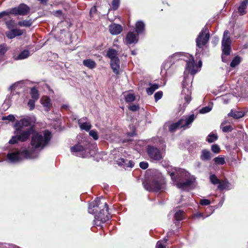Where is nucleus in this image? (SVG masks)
Masks as SVG:
<instances>
[{
  "instance_id": "64",
  "label": "nucleus",
  "mask_w": 248,
  "mask_h": 248,
  "mask_svg": "<svg viewBox=\"0 0 248 248\" xmlns=\"http://www.w3.org/2000/svg\"><path fill=\"white\" fill-rule=\"evenodd\" d=\"M161 241H162V243L163 242H164L165 243H167V242H168V237H165L163 238V239L162 240H161Z\"/></svg>"
},
{
  "instance_id": "24",
  "label": "nucleus",
  "mask_w": 248,
  "mask_h": 248,
  "mask_svg": "<svg viewBox=\"0 0 248 248\" xmlns=\"http://www.w3.org/2000/svg\"><path fill=\"white\" fill-rule=\"evenodd\" d=\"M229 116L232 117L234 119H239L245 115V112L241 111H231L228 114Z\"/></svg>"
},
{
  "instance_id": "19",
  "label": "nucleus",
  "mask_w": 248,
  "mask_h": 248,
  "mask_svg": "<svg viewBox=\"0 0 248 248\" xmlns=\"http://www.w3.org/2000/svg\"><path fill=\"white\" fill-rule=\"evenodd\" d=\"M248 5V0H244L240 2L237 10L240 16H243L247 14L246 9Z\"/></svg>"
},
{
  "instance_id": "2",
  "label": "nucleus",
  "mask_w": 248,
  "mask_h": 248,
  "mask_svg": "<svg viewBox=\"0 0 248 248\" xmlns=\"http://www.w3.org/2000/svg\"><path fill=\"white\" fill-rule=\"evenodd\" d=\"M52 137L51 132L46 130L44 132V137L39 133L34 131L32 134L31 145L33 150L40 148L43 149L48 145Z\"/></svg>"
},
{
  "instance_id": "22",
  "label": "nucleus",
  "mask_w": 248,
  "mask_h": 248,
  "mask_svg": "<svg viewBox=\"0 0 248 248\" xmlns=\"http://www.w3.org/2000/svg\"><path fill=\"white\" fill-rule=\"evenodd\" d=\"M135 26V31L137 32V35L144 32L145 30V24L142 21H138Z\"/></svg>"
},
{
  "instance_id": "56",
  "label": "nucleus",
  "mask_w": 248,
  "mask_h": 248,
  "mask_svg": "<svg viewBox=\"0 0 248 248\" xmlns=\"http://www.w3.org/2000/svg\"><path fill=\"white\" fill-rule=\"evenodd\" d=\"M244 145L246 150L248 151V136L245 134L243 136Z\"/></svg>"
},
{
  "instance_id": "30",
  "label": "nucleus",
  "mask_w": 248,
  "mask_h": 248,
  "mask_svg": "<svg viewBox=\"0 0 248 248\" xmlns=\"http://www.w3.org/2000/svg\"><path fill=\"white\" fill-rule=\"evenodd\" d=\"M185 212L181 210L176 212L174 214V217L175 219L178 221H181L184 218Z\"/></svg>"
},
{
  "instance_id": "27",
  "label": "nucleus",
  "mask_w": 248,
  "mask_h": 248,
  "mask_svg": "<svg viewBox=\"0 0 248 248\" xmlns=\"http://www.w3.org/2000/svg\"><path fill=\"white\" fill-rule=\"evenodd\" d=\"M218 184L217 188L221 191L224 190L225 189L228 187L230 185L229 181L226 179L224 180H220V183Z\"/></svg>"
},
{
  "instance_id": "4",
  "label": "nucleus",
  "mask_w": 248,
  "mask_h": 248,
  "mask_svg": "<svg viewBox=\"0 0 248 248\" xmlns=\"http://www.w3.org/2000/svg\"><path fill=\"white\" fill-rule=\"evenodd\" d=\"M86 143L84 144V146L81 145L79 143L75 144L74 146L70 148V151L72 153H78L79 156H81L83 158L89 156L90 151L92 148H95L96 145L92 143L89 141H86Z\"/></svg>"
},
{
  "instance_id": "25",
  "label": "nucleus",
  "mask_w": 248,
  "mask_h": 248,
  "mask_svg": "<svg viewBox=\"0 0 248 248\" xmlns=\"http://www.w3.org/2000/svg\"><path fill=\"white\" fill-rule=\"evenodd\" d=\"M118 51L114 48H109L107 52V56L109 58L110 60L119 58L117 55Z\"/></svg>"
},
{
  "instance_id": "41",
  "label": "nucleus",
  "mask_w": 248,
  "mask_h": 248,
  "mask_svg": "<svg viewBox=\"0 0 248 248\" xmlns=\"http://www.w3.org/2000/svg\"><path fill=\"white\" fill-rule=\"evenodd\" d=\"M14 127L15 128L17 133H18L22 131V129L23 128L22 126V124L21 123L20 120L17 121L16 123L14 124Z\"/></svg>"
},
{
  "instance_id": "50",
  "label": "nucleus",
  "mask_w": 248,
  "mask_h": 248,
  "mask_svg": "<svg viewBox=\"0 0 248 248\" xmlns=\"http://www.w3.org/2000/svg\"><path fill=\"white\" fill-rule=\"evenodd\" d=\"M2 120H9L10 122H14L15 120V116L12 114H10L6 116H3L2 118Z\"/></svg>"
},
{
  "instance_id": "8",
  "label": "nucleus",
  "mask_w": 248,
  "mask_h": 248,
  "mask_svg": "<svg viewBox=\"0 0 248 248\" xmlns=\"http://www.w3.org/2000/svg\"><path fill=\"white\" fill-rule=\"evenodd\" d=\"M30 11V7L25 3H20L17 7L10 9V13L15 16H26Z\"/></svg>"
},
{
  "instance_id": "5",
  "label": "nucleus",
  "mask_w": 248,
  "mask_h": 248,
  "mask_svg": "<svg viewBox=\"0 0 248 248\" xmlns=\"http://www.w3.org/2000/svg\"><path fill=\"white\" fill-rule=\"evenodd\" d=\"M195 119L194 114L190 115L186 119H180L176 123L170 124L169 127V131L174 132L179 128H184L186 129L188 127V125L191 124Z\"/></svg>"
},
{
  "instance_id": "58",
  "label": "nucleus",
  "mask_w": 248,
  "mask_h": 248,
  "mask_svg": "<svg viewBox=\"0 0 248 248\" xmlns=\"http://www.w3.org/2000/svg\"><path fill=\"white\" fill-rule=\"evenodd\" d=\"M10 14L11 13H10V9L7 11H2V12L0 13V18L5 16H9Z\"/></svg>"
},
{
  "instance_id": "17",
  "label": "nucleus",
  "mask_w": 248,
  "mask_h": 248,
  "mask_svg": "<svg viewBox=\"0 0 248 248\" xmlns=\"http://www.w3.org/2000/svg\"><path fill=\"white\" fill-rule=\"evenodd\" d=\"M23 31L20 29H14L6 32V37L10 39H13L16 36H21Z\"/></svg>"
},
{
  "instance_id": "23",
  "label": "nucleus",
  "mask_w": 248,
  "mask_h": 248,
  "mask_svg": "<svg viewBox=\"0 0 248 248\" xmlns=\"http://www.w3.org/2000/svg\"><path fill=\"white\" fill-rule=\"evenodd\" d=\"M83 64L90 69H93L96 66L95 62L92 59H86L83 60Z\"/></svg>"
},
{
  "instance_id": "18",
  "label": "nucleus",
  "mask_w": 248,
  "mask_h": 248,
  "mask_svg": "<svg viewBox=\"0 0 248 248\" xmlns=\"http://www.w3.org/2000/svg\"><path fill=\"white\" fill-rule=\"evenodd\" d=\"M41 103L46 111H48L50 110L52 103L49 97L46 96H43L41 99Z\"/></svg>"
},
{
  "instance_id": "59",
  "label": "nucleus",
  "mask_w": 248,
  "mask_h": 248,
  "mask_svg": "<svg viewBox=\"0 0 248 248\" xmlns=\"http://www.w3.org/2000/svg\"><path fill=\"white\" fill-rule=\"evenodd\" d=\"M156 248H166V246L163 244L161 240H159L156 243Z\"/></svg>"
},
{
  "instance_id": "39",
  "label": "nucleus",
  "mask_w": 248,
  "mask_h": 248,
  "mask_svg": "<svg viewBox=\"0 0 248 248\" xmlns=\"http://www.w3.org/2000/svg\"><path fill=\"white\" fill-rule=\"evenodd\" d=\"M209 179L210 182L213 185H217L220 183V180L214 174L210 175Z\"/></svg>"
},
{
  "instance_id": "55",
  "label": "nucleus",
  "mask_w": 248,
  "mask_h": 248,
  "mask_svg": "<svg viewBox=\"0 0 248 248\" xmlns=\"http://www.w3.org/2000/svg\"><path fill=\"white\" fill-rule=\"evenodd\" d=\"M211 110V108L209 107L206 106L202 108L199 112L201 114H204L209 112Z\"/></svg>"
},
{
  "instance_id": "47",
  "label": "nucleus",
  "mask_w": 248,
  "mask_h": 248,
  "mask_svg": "<svg viewBox=\"0 0 248 248\" xmlns=\"http://www.w3.org/2000/svg\"><path fill=\"white\" fill-rule=\"evenodd\" d=\"M128 109L132 111H136L140 109V106L139 105L136 104H130L128 106Z\"/></svg>"
},
{
  "instance_id": "60",
  "label": "nucleus",
  "mask_w": 248,
  "mask_h": 248,
  "mask_svg": "<svg viewBox=\"0 0 248 248\" xmlns=\"http://www.w3.org/2000/svg\"><path fill=\"white\" fill-rule=\"evenodd\" d=\"M134 162L133 161L130 160L128 161L127 164L126 163L125 166L127 167L133 168L134 166Z\"/></svg>"
},
{
  "instance_id": "62",
  "label": "nucleus",
  "mask_w": 248,
  "mask_h": 248,
  "mask_svg": "<svg viewBox=\"0 0 248 248\" xmlns=\"http://www.w3.org/2000/svg\"><path fill=\"white\" fill-rule=\"evenodd\" d=\"M97 11V9H96V6H93V7L91 10H90V15H92V14H94L95 13H96Z\"/></svg>"
},
{
  "instance_id": "48",
  "label": "nucleus",
  "mask_w": 248,
  "mask_h": 248,
  "mask_svg": "<svg viewBox=\"0 0 248 248\" xmlns=\"http://www.w3.org/2000/svg\"><path fill=\"white\" fill-rule=\"evenodd\" d=\"M15 21L13 19H11L10 20L7 21L5 22V24L7 27L9 29H11L15 27Z\"/></svg>"
},
{
  "instance_id": "45",
  "label": "nucleus",
  "mask_w": 248,
  "mask_h": 248,
  "mask_svg": "<svg viewBox=\"0 0 248 248\" xmlns=\"http://www.w3.org/2000/svg\"><path fill=\"white\" fill-rule=\"evenodd\" d=\"M7 51L6 45L3 44L0 45V57L2 56Z\"/></svg>"
},
{
  "instance_id": "20",
  "label": "nucleus",
  "mask_w": 248,
  "mask_h": 248,
  "mask_svg": "<svg viewBox=\"0 0 248 248\" xmlns=\"http://www.w3.org/2000/svg\"><path fill=\"white\" fill-rule=\"evenodd\" d=\"M212 153L207 149H203L201 152L200 159L203 161L210 160L213 157Z\"/></svg>"
},
{
  "instance_id": "34",
  "label": "nucleus",
  "mask_w": 248,
  "mask_h": 248,
  "mask_svg": "<svg viewBox=\"0 0 248 248\" xmlns=\"http://www.w3.org/2000/svg\"><path fill=\"white\" fill-rule=\"evenodd\" d=\"M182 172V170H179V171L177 172V174L176 175H175V173L174 172H168V173L171 176L172 180L175 183V182L179 179L180 174Z\"/></svg>"
},
{
  "instance_id": "6",
  "label": "nucleus",
  "mask_w": 248,
  "mask_h": 248,
  "mask_svg": "<svg viewBox=\"0 0 248 248\" xmlns=\"http://www.w3.org/2000/svg\"><path fill=\"white\" fill-rule=\"evenodd\" d=\"M229 32L228 30H226L224 32L223 37L222 40L221 46L222 55L228 56L230 54L231 51V44L232 41L230 36L228 35Z\"/></svg>"
},
{
  "instance_id": "15",
  "label": "nucleus",
  "mask_w": 248,
  "mask_h": 248,
  "mask_svg": "<svg viewBox=\"0 0 248 248\" xmlns=\"http://www.w3.org/2000/svg\"><path fill=\"white\" fill-rule=\"evenodd\" d=\"M109 31L111 34L117 35L123 31V27L120 24L113 23L109 25Z\"/></svg>"
},
{
  "instance_id": "31",
  "label": "nucleus",
  "mask_w": 248,
  "mask_h": 248,
  "mask_svg": "<svg viewBox=\"0 0 248 248\" xmlns=\"http://www.w3.org/2000/svg\"><path fill=\"white\" fill-rule=\"evenodd\" d=\"M218 138L217 134L211 133L207 137L206 140L209 143H212L217 140Z\"/></svg>"
},
{
  "instance_id": "46",
  "label": "nucleus",
  "mask_w": 248,
  "mask_h": 248,
  "mask_svg": "<svg viewBox=\"0 0 248 248\" xmlns=\"http://www.w3.org/2000/svg\"><path fill=\"white\" fill-rule=\"evenodd\" d=\"M211 151L214 153L218 154L220 152V149L217 144H215L212 145Z\"/></svg>"
},
{
  "instance_id": "11",
  "label": "nucleus",
  "mask_w": 248,
  "mask_h": 248,
  "mask_svg": "<svg viewBox=\"0 0 248 248\" xmlns=\"http://www.w3.org/2000/svg\"><path fill=\"white\" fill-rule=\"evenodd\" d=\"M35 131L34 126H31L26 130L21 131L19 134H18L19 141L25 142L26 141L30 138L31 134Z\"/></svg>"
},
{
  "instance_id": "28",
  "label": "nucleus",
  "mask_w": 248,
  "mask_h": 248,
  "mask_svg": "<svg viewBox=\"0 0 248 248\" xmlns=\"http://www.w3.org/2000/svg\"><path fill=\"white\" fill-rule=\"evenodd\" d=\"M30 94L32 99L37 100L39 98V91L35 87L31 88Z\"/></svg>"
},
{
  "instance_id": "43",
  "label": "nucleus",
  "mask_w": 248,
  "mask_h": 248,
  "mask_svg": "<svg viewBox=\"0 0 248 248\" xmlns=\"http://www.w3.org/2000/svg\"><path fill=\"white\" fill-rule=\"evenodd\" d=\"M18 141H19V138L18 135H15L12 136L11 139L9 141V143L10 144H15L17 143Z\"/></svg>"
},
{
  "instance_id": "16",
  "label": "nucleus",
  "mask_w": 248,
  "mask_h": 248,
  "mask_svg": "<svg viewBox=\"0 0 248 248\" xmlns=\"http://www.w3.org/2000/svg\"><path fill=\"white\" fill-rule=\"evenodd\" d=\"M120 61L119 58L110 60V67L113 73L117 75L120 74Z\"/></svg>"
},
{
  "instance_id": "1",
  "label": "nucleus",
  "mask_w": 248,
  "mask_h": 248,
  "mask_svg": "<svg viewBox=\"0 0 248 248\" xmlns=\"http://www.w3.org/2000/svg\"><path fill=\"white\" fill-rule=\"evenodd\" d=\"M108 209L107 202L101 201L98 198L89 204L88 212L90 214L94 215V219L93 221L94 225L100 226L101 223L110 219L111 216Z\"/></svg>"
},
{
  "instance_id": "40",
  "label": "nucleus",
  "mask_w": 248,
  "mask_h": 248,
  "mask_svg": "<svg viewBox=\"0 0 248 248\" xmlns=\"http://www.w3.org/2000/svg\"><path fill=\"white\" fill-rule=\"evenodd\" d=\"M23 127H27L31 124V121L30 118H23L20 120Z\"/></svg>"
},
{
  "instance_id": "61",
  "label": "nucleus",
  "mask_w": 248,
  "mask_h": 248,
  "mask_svg": "<svg viewBox=\"0 0 248 248\" xmlns=\"http://www.w3.org/2000/svg\"><path fill=\"white\" fill-rule=\"evenodd\" d=\"M203 213H197L193 215V217L194 218H200V217H203Z\"/></svg>"
},
{
  "instance_id": "42",
  "label": "nucleus",
  "mask_w": 248,
  "mask_h": 248,
  "mask_svg": "<svg viewBox=\"0 0 248 248\" xmlns=\"http://www.w3.org/2000/svg\"><path fill=\"white\" fill-rule=\"evenodd\" d=\"M120 0H113L111 3V7L113 10H117L119 7Z\"/></svg>"
},
{
  "instance_id": "54",
  "label": "nucleus",
  "mask_w": 248,
  "mask_h": 248,
  "mask_svg": "<svg viewBox=\"0 0 248 248\" xmlns=\"http://www.w3.org/2000/svg\"><path fill=\"white\" fill-rule=\"evenodd\" d=\"M211 203V201L208 199H201L200 202V204L202 206L208 205Z\"/></svg>"
},
{
  "instance_id": "13",
  "label": "nucleus",
  "mask_w": 248,
  "mask_h": 248,
  "mask_svg": "<svg viewBox=\"0 0 248 248\" xmlns=\"http://www.w3.org/2000/svg\"><path fill=\"white\" fill-rule=\"evenodd\" d=\"M182 87V94L184 95V98L187 105L191 100V91L189 88L185 86L184 83H183Z\"/></svg>"
},
{
  "instance_id": "32",
  "label": "nucleus",
  "mask_w": 248,
  "mask_h": 248,
  "mask_svg": "<svg viewBox=\"0 0 248 248\" xmlns=\"http://www.w3.org/2000/svg\"><path fill=\"white\" fill-rule=\"evenodd\" d=\"M30 55L28 50L25 49L21 52L17 57V60H22L27 58Z\"/></svg>"
},
{
  "instance_id": "57",
  "label": "nucleus",
  "mask_w": 248,
  "mask_h": 248,
  "mask_svg": "<svg viewBox=\"0 0 248 248\" xmlns=\"http://www.w3.org/2000/svg\"><path fill=\"white\" fill-rule=\"evenodd\" d=\"M149 166V164L147 162L142 161L140 162V168H141L143 170H145L147 168H148Z\"/></svg>"
},
{
  "instance_id": "36",
  "label": "nucleus",
  "mask_w": 248,
  "mask_h": 248,
  "mask_svg": "<svg viewBox=\"0 0 248 248\" xmlns=\"http://www.w3.org/2000/svg\"><path fill=\"white\" fill-rule=\"evenodd\" d=\"M32 23V22L31 20H24L23 21H19L18 22V25L21 27H30L31 26Z\"/></svg>"
},
{
  "instance_id": "51",
  "label": "nucleus",
  "mask_w": 248,
  "mask_h": 248,
  "mask_svg": "<svg viewBox=\"0 0 248 248\" xmlns=\"http://www.w3.org/2000/svg\"><path fill=\"white\" fill-rule=\"evenodd\" d=\"M126 161H127V160L124 159L123 158H119L116 161V164L119 166H122L124 165H125Z\"/></svg>"
},
{
  "instance_id": "35",
  "label": "nucleus",
  "mask_w": 248,
  "mask_h": 248,
  "mask_svg": "<svg viewBox=\"0 0 248 248\" xmlns=\"http://www.w3.org/2000/svg\"><path fill=\"white\" fill-rule=\"evenodd\" d=\"M241 62V58L239 56H235L230 63V66L231 67H235L238 65Z\"/></svg>"
},
{
  "instance_id": "38",
  "label": "nucleus",
  "mask_w": 248,
  "mask_h": 248,
  "mask_svg": "<svg viewBox=\"0 0 248 248\" xmlns=\"http://www.w3.org/2000/svg\"><path fill=\"white\" fill-rule=\"evenodd\" d=\"M136 100V96L134 94L128 93L125 96V101L126 103H131Z\"/></svg>"
},
{
  "instance_id": "12",
  "label": "nucleus",
  "mask_w": 248,
  "mask_h": 248,
  "mask_svg": "<svg viewBox=\"0 0 248 248\" xmlns=\"http://www.w3.org/2000/svg\"><path fill=\"white\" fill-rule=\"evenodd\" d=\"M188 59L186 60V70L188 71V72L190 73L191 75H194L197 72V70L195 68V61L194 57L188 54Z\"/></svg>"
},
{
  "instance_id": "7",
  "label": "nucleus",
  "mask_w": 248,
  "mask_h": 248,
  "mask_svg": "<svg viewBox=\"0 0 248 248\" xmlns=\"http://www.w3.org/2000/svg\"><path fill=\"white\" fill-rule=\"evenodd\" d=\"M28 154L29 151L27 150L22 151H16L8 153L7 155V158L11 162H17L22 160L23 155H27Z\"/></svg>"
},
{
  "instance_id": "29",
  "label": "nucleus",
  "mask_w": 248,
  "mask_h": 248,
  "mask_svg": "<svg viewBox=\"0 0 248 248\" xmlns=\"http://www.w3.org/2000/svg\"><path fill=\"white\" fill-rule=\"evenodd\" d=\"M79 127L82 130H84L86 131H88L91 128L92 125L90 123L85 122L81 123L79 121L78 122Z\"/></svg>"
},
{
  "instance_id": "33",
  "label": "nucleus",
  "mask_w": 248,
  "mask_h": 248,
  "mask_svg": "<svg viewBox=\"0 0 248 248\" xmlns=\"http://www.w3.org/2000/svg\"><path fill=\"white\" fill-rule=\"evenodd\" d=\"M215 164L217 165H223L226 163L225 158L221 156H218L214 159Z\"/></svg>"
},
{
  "instance_id": "53",
  "label": "nucleus",
  "mask_w": 248,
  "mask_h": 248,
  "mask_svg": "<svg viewBox=\"0 0 248 248\" xmlns=\"http://www.w3.org/2000/svg\"><path fill=\"white\" fill-rule=\"evenodd\" d=\"M163 96V92L162 91H158L155 93L154 95L155 100L156 102L160 99Z\"/></svg>"
},
{
  "instance_id": "21",
  "label": "nucleus",
  "mask_w": 248,
  "mask_h": 248,
  "mask_svg": "<svg viewBox=\"0 0 248 248\" xmlns=\"http://www.w3.org/2000/svg\"><path fill=\"white\" fill-rule=\"evenodd\" d=\"M193 183V181L188 179L184 182H179L177 180L175 182V185L176 186L180 189H184L186 187L190 186Z\"/></svg>"
},
{
  "instance_id": "63",
  "label": "nucleus",
  "mask_w": 248,
  "mask_h": 248,
  "mask_svg": "<svg viewBox=\"0 0 248 248\" xmlns=\"http://www.w3.org/2000/svg\"><path fill=\"white\" fill-rule=\"evenodd\" d=\"M68 108H69L68 105L63 104L62 105L61 109V110H62V109L67 110L68 109Z\"/></svg>"
},
{
  "instance_id": "10",
  "label": "nucleus",
  "mask_w": 248,
  "mask_h": 248,
  "mask_svg": "<svg viewBox=\"0 0 248 248\" xmlns=\"http://www.w3.org/2000/svg\"><path fill=\"white\" fill-rule=\"evenodd\" d=\"M210 37L209 32L206 33V30L203 29L199 33L196 40L197 46L201 48L208 42Z\"/></svg>"
},
{
  "instance_id": "26",
  "label": "nucleus",
  "mask_w": 248,
  "mask_h": 248,
  "mask_svg": "<svg viewBox=\"0 0 248 248\" xmlns=\"http://www.w3.org/2000/svg\"><path fill=\"white\" fill-rule=\"evenodd\" d=\"M149 85L150 87L146 89V93L149 95L153 94L154 92L159 87V84L157 83L152 84L150 83Z\"/></svg>"
},
{
  "instance_id": "14",
  "label": "nucleus",
  "mask_w": 248,
  "mask_h": 248,
  "mask_svg": "<svg viewBox=\"0 0 248 248\" xmlns=\"http://www.w3.org/2000/svg\"><path fill=\"white\" fill-rule=\"evenodd\" d=\"M137 34H136L132 31H129L125 37V42L127 45L136 44L138 41Z\"/></svg>"
},
{
  "instance_id": "37",
  "label": "nucleus",
  "mask_w": 248,
  "mask_h": 248,
  "mask_svg": "<svg viewBox=\"0 0 248 248\" xmlns=\"http://www.w3.org/2000/svg\"><path fill=\"white\" fill-rule=\"evenodd\" d=\"M226 122H223L221 124L222 131L225 133L231 132L233 129L232 126L230 124L224 126Z\"/></svg>"
},
{
  "instance_id": "9",
  "label": "nucleus",
  "mask_w": 248,
  "mask_h": 248,
  "mask_svg": "<svg viewBox=\"0 0 248 248\" xmlns=\"http://www.w3.org/2000/svg\"><path fill=\"white\" fill-rule=\"evenodd\" d=\"M147 153L149 157L153 160L160 161L163 158L160 150L153 146H148Z\"/></svg>"
},
{
  "instance_id": "49",
  "label": "nucleus",
  "mask_w": 248,
  "mask_h": 248,
  "mask_svg": "<svg viewBox=\"0 0 248 248\" xmlns=\"http://www.w3.org/2000/svg\"><path fill=\"white\" fill-rule=\"evenodd\" d=\"M37 100L34 99H30L28 102V106L30 107L31 110H33L35 108V102Z\"/></svg>"
},
{
  "instance_id": "3",
  "label": "nucleus",
  "mask_w": 248,
  "mask_h": 248,
  "mask_svg": "<svg viewBox=\"0 0 248 248\" xmlns=\"http://www.w3.org/2000/svg\"><path fill=\"white\" fill-rule=\"evenodd\" d=\"M164 184L163 181L155 177L146 178L143 182L144 188L150 192H159L163 188Z\"/></svg>"
},
{
  "instance_id": "52",
  "label": "nucleus",
  "mask_w": 248,
  "mask_h": 248,
  "mask_svg": "<svg viewBox=\"0 0 248 248\" xmlns=\"http://www.w3.org/2000/svg\"><path fill=\"white\" fill-rule=\"evenodd\" d=\"M89 135L90 136L92 137L94 140H97L98 139V134L97 131L95 130H91L89 132Z\"/></svg>"
},
{
  "instance_id": "44",
  "label": "nucleus",
  "mask_w": 248,
  "mask_h": 248,
  "mask_svg": "<svg viewBox=\"0 0 248 248\" xmlns=\"http://www.w3.org/2000/svg\"><path fill=\"white\" fill-rule=\"evenodd\" d=\"M18 141H19V138L18 135H15L12 136L11 139L9 141V143L10 144H15L17 143Z\"/></svg>"
}]
</instances>
